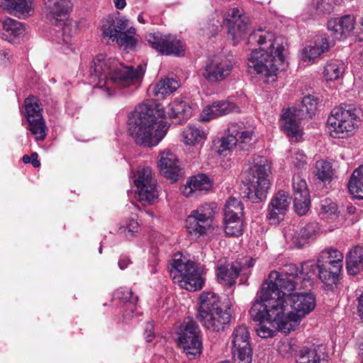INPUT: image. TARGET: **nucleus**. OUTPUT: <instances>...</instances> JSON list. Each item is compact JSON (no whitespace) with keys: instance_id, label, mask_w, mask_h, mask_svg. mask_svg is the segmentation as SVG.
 Segmentation results:
<instances>
[{"instance_id":"f257e3e1","label":"nucleus","mask_w":363,"mask_h":363,"mask_svg":"<svg viewBox=\"0 0 363 363\" xmlns=\"http://www.w3.org/2000/svg\"><path fill=\"white\" fill-rule=\"evenodd\" d=\"M248 43L260 46L253 50L248 57L250 72L264 77L267 83L275 81L278 71L284 69V38L257 30L250 35Z\"/></svg>"},{"instance_id":"f03ea898","label":"nucleus","mask_w":363,"mask_h":363,"mask_svg":"<svg viewBox=\"0 0 363 363\" xmlns=\"http://www.w3.org/2000/svg\"><path fill=\"white\" fill-rule=\"evenodd\" d=\"M164 116L165 111L159 104H139L128 116V132L137 145L156 146L169 128Z\"/></svg>"},{"instance_id":"7ed1b4c3","label":"nucleus","mask_w":363,"mask_h":363,"mask_svg":"<svg viewBox=\"0 0 363 363\" xmlns=\"http://www.w3.org/2000/svg\"><path fill=\"white\" fill-rule=\"evenodd\" d=\"M228 303L221 301L218 295L213 291H203L199 297V307L196 319L207 330H223L231 319Z\"/></svg>"},{"instance_id":"20e7f679","label":"nucleus","mask_w":363,"mask_h":363,"mask_svg":"<svg viewBox=\"0 0 363 363\" xmlns=\"http://www.w3.org/2000/svg\"><path fill=\"white\" fill-rule=\"evenodd\" d=\"M270 169L269 161L265 157H254L253 163L245 173L243 181V198H247L252 203H259L266 199L271 185L269 178Z\"/></svg>"},{"instance_id":"39448f33","label":"nucleus","mask_w":363,"mask_h":363,"mask_svg":"<svg viewBox=\"0 0 363 363\" xmlns=\"http://www.w3.org/2000/svg\"><path fill=\"white\" fill-rule=\"evenodd\" d=\"M169 272L174 283L187 291L200 290L204 285L205 271L202 266L190 260L181 252L174 255L169 264Z\"/></svg>"},{"instance_id":"423d86ee","label":"nucleus","mask_w":363,"mask_h":363,"mask_svg":"<svg viewBox=\"0 0 363 363\" xmlns=\"http://www.w3.org/2000/svg\"><path fill=\"white\" fill-rule=\"evenodd\" d=\"M145 72V65L140 64L135 68L117 60L108 79L106 87L108 89L113 88L123 90L124 93L132 92L140 86Z\"/></svg>"},{"instance_id":"0eeeda50","label":"nucleus","mask_w":363,"mask_h":363,"mask_svg":"<svg viewBox=\"0 0 363 363\" xmlns=\"http://www.w3.org/2000/svg\"><path fill=\"white\" fill-rule=\"evenodd\" d=\"M357 111L353 104H341L339 107L335 108L328 119L331 135L334 138H344L352 135L358 127Z\"/></svg>"},{"instance_id":"6e6552de","label":"nucleus","mask_w":363,"mask_h":363,"mask_svg":"<svg viewBox=\"0 0 363 363\" xmlns=\"http://www.w3.org/2000/svg\"><path fill=\"white\" fill-rule=\"evenodd\" d=\"M259 298L254 302L249 311L251 319L259 323L273 320L277 323L279 316L284 315L286 305L277 297L271 296L265 289H261Z\"/></svg>"},{"instance_id":"1a4fd4ad","label":"nucleus","mask_w":363,"mask_h":363,"mask_svg":"<svg viewBox=\"0 0 363 363\" xmlns=\"http://www.w3.org/2000/svg\"><path fill=\"white\" fill-rule=\"evenodd\" d=\"M317 99L312 95L304 96L300 108L293 107L288 108L281 115V126L283 130L292 137H296L300 133L299 123L306 115L311 118L317 108Z\"/></svg>"},{"instance_id":"9d476101","label":"nucleus","mask_w":363,"mask_h":363,"mask_svg":"<svg viewBox=\"0 0 363 363\" xmlns=\"http://www.w3.org/2000/svg\"><path fill=\"white\" fill-rule=\"evenodd\" d=\"M179 330V342L184 352L189 359H196L201 355L203 348L198 325L192 318L186 317Z\"/></svg>"},{"instance_id":"9b49d317","label":"nucleus","mask_w":363,"mask_h":363,"mask_svg":"<svg viewBox=\"0 0 363 363\" xmlns=\"http://www.w3.org/2000/svg\"><path fill=\"white\" fill-rule=\"evenodd\" d=\"M254 132L245 130L242 122L230 123L226 130V136L220 140L219 152L232 150L238 143L240 148L249 150L252 145Z\"/></svg>"},{"instance_id":"f8f14e48","label":"nucleus","mask_w":363,"mask_h":363,"mask_svg":"<svg viewBox=\"0 0 363 363\" xmlns=\"http://www.w3.org/2000/svg\"><path fill=\"white\" fill-rule=\"evenodd\" d=\"M145 38L153 49L163 55L181 57L185 54L184 43L174 35L156 32L148 33Z\"/></svg>"},{"instance_id":"ddd939ff","label":"nucleus","mask_w":363,"mask_h":363,"mask_svg":"<svg viewBox=\"0 0 363 363\" xmlns=\"http://www.w3.org/2000/svg\"><path fill=\"white\" fill-rule=\"evenodd\" d=\"M231 339V354L234 362L252 363L253 352L247 327L245 325L237 326Z\"/></svg>"},{"instance_id":"4468645a","label":"nucleus","mask_w":363,"mask_h":363,"mask_svg":"<svg viewBox=\"0 0 363 363\" xmlns=\"http://www.w3.org/2000/svg\"><path fill=\"white\" fill-rule=\"evenodd\" d=\"M289 301L294 311L284 313V318L292 325V328L294 330L301 320L315 308V298L311 294L296 293L292 294L289 297Z\"/></svg>"},{"instance_id":"2eb2a0df","label":"nucleus","mask_w":363,"mask_h":363,"mask_svg":"<svg viewBox=\"0 0 363 363\" xmlns=\"http://www.w3.org/2000/svg\"><path fill=\"white\" fill-rule=\"evenodd\" d=\"M233 62L226 57L213 56L207 59L200 74L210 84L225 80L231 73Z\"/></svg>"},{"instance_id":"dca6fc26","label":"nucleus","mask_w":363,"mask_h":363,"mask_svg":"<svg viewBox=\"0 0 363 363\" xmlns=\"http://www.w3.org/2000/svg\"><path fill=\"white\" fill-rule=\"evenodd\" d=\"M297 283V281L273 271L269 274L268 280L262 284V289H265L273 298L281 299L285 305V296L289 297L292 294Z\"/></svg>"},{"instance_id":"f3484780","label":"nucleus","mask_w":363,"mask_h":363,"mask_svg":"<svg viewBox=\"0 0 363 363\" xmlns=\"http://www.w3.org/2000/svg\"><path fill=\"white\" fill-rule=\"evenodd\" d=\"M134 184L140 202L152 203L157 199V182L152 177V169L150 167L138 170L137 178L134 180Z\"/></svg>"},{"instance_id":"a211bd4d","label":"nucleus","mask_w":363,"mask_h":363,"mask_svg":"<svg viewBox=\"0 0 363 363\" xmlns=\"http://www.w3.org/2000/svg\"><path fill=\"white\" fill-rule=\"evenodd\" d=\"M226 19L229 26L228 38L233 45H236L247 33L250 26L249 18L244 15L242 9L235 7L228 12Z\"/></svg>"},{"instance_id":"6ab92c4d","label":"nucleus","mask_w":363,"mask_h":363,"mask_svg":"<svg viewBox=\"0 0 363 363\" xmlns=\"http://www.w3.org/2000/svg\"><path fill=\"white\" fill-rule=\"evenodd\" d=\"M116 61L115 58L106 59L102 54L98 55L92 60L89 70L90 74L95 79H98L100 86H106Z\"/></svg>"},{"instance_id":"aec40b11","label":"nucleus","mask_w":363,"mask_h":363,"mask_svg":"<svg viewBox=\"0 0 363 363\" xmlns=\"http://www.w3.org/2000/svg\"><path fill=\"white\" fill-rule=\"evenodd\" d=\"M158 167L160 173L164 177L173 182L177 181L182 174L179 159L177 156L169 150H166L160 154Z\"/></svg>"},{"instance_id":"412c9836","label":"nucleus","mask_w":363,"mask_h":363,"mask_svg":"<svg viewBox=\"0 0 363 363\" xmlns=\"http://www.w3.org/2000/svg\"><path fill=\"white\" fill-rule=\"evenodd\" d=\"M138 298L134 296L133 291L125 288L116 289L113 294L112 301L115 305L123 308V315L130 318L137 308Z\"/></svg>"},{"instance_id":"4be33fe9","label":"nucleus","mask_w":363,"mask_h":363,"mask_svg":"<svg viewBox=\"0 0 363 363\" xmlns=\"http://www.w3.org/2000/svg\"><path fill=\"white\" fill-rule=\"evenodd\" d=\"M291 203V198L284 191H279L271 199L268 207L267 218L271 223L276 224L280 220V215L289 208Z\"/></svg>"},{"instance_id":"5701e85b","label":"nucleus","mask_w":363,"mask_h":363,"mask_svg":"<svg viewBox=\"0 0 363 363\" xmlns=\"http://www.w3.org/2000/svg\"><path fill=\"white\" fill-rule=\"evenodd\" d=\"M242 269L241 262L219 264L216 267V276L219 284L230 287L235 284Z\"/></svg>"},{"instance_id":"b1692460","label":"nucleus","mask_w":363,"mask_h":363,"mask_svg":"<svg viewBox=\"0 0 363 363\" xmlns=\"http://www.w3.org/2000/svg\"><path fill=\"white\" fill-rule=\"evenodd\" d=\"M238 112H240V108L235 103L221 100L213 101L209 106H206L201 116L203 121H209L214 118Z\"/></svg>"},{"instance_id":"393cba45","label":"nucleus","mask_w":363,"mask_h":363,"mask_svg":"<svg viewBox=\"0 0 363 363\" xmlns=\"http://www.w3.org/2000/svg\"><path fill=\"white\" fill-rule=\"evenodd\" d=\"M277 322L274 323L273 320H269L265 323H259L256 329L257 335L262 338H268L275 336L278 331L288 333L294 330L292 325L285 320L284 315L279 316Z\"/></svg>"},{"instance_id":"a878e982","label":"nucleus","mask_w":363,"mask_h":363,"mask_svg":"<svg viewBox=\"0 0 363 363\" xmlns=\"http://www.w3.org/2000/svg\"><path fill=\"white\" fill-rule=\"evenodd\" d=\"M328 353L323 345L302 347L296 356V363H328Z\"/></svg>"},{"instance_id":"bb28decb","label":"nucleus","mask_w":363,"mask_h":363,"mask_svg":"<svg viewBox=\"0 0 363 363\" xmlns=\"http://www.w3.org/2000/svg\"><path fill=\"white\" fill-rule=\"evenodd\" d=\"M354 17L346 15L340 18L332 19L328 23V28L337 40L346 38L354 29Z\"/></svg>"},{"instance_id":"cd10ccee","label":"nucleus","mask_w":363,"mask_h":363,"mask_svg":"<svg viewBox=\"0 0 363 363\" xmlns=\"http://www.w3.org/2000/svg\"><path fill=\"white\" fill-rule=\"evenodd\" d=\"M318 233V223H308L294 233L291 238L292 243L298 248L306 247L316 239Z\"/></svg>"},{"instance_id":"c85d7f7f","label":"nucleus","mask_w":363,"mask_h":363,"mask_svg":"<svg viewBox=\"0 0 363 363\" xmlns=\"http://www.w3.org/2000/svg\"><path fill=\"white\" fill-rule=\"evenodd\" d=\"M331 43L326 34H322L316 37L313 45L305 47L301 52V57L304 62H311L318 57L321 53L328 51Z\"/></svg>"},{"instance_id":"c756f323","label":"nucleus","mask_w":363,"mask_h":363,"mask_svg":"<svg viewBox=\"0 0 363 363\" xmlns=\"http://www.w3.org/2000/svg\"><path fill=\"white\" fill-rule=\"evenodd\" d=\"M45 5L48 17L59 22L67 18L72 8L71 0H47Z\"/></svg>"},{"instance_id":"7c9ffc66","label":"nucleus","mask_w":363,"mask_h":363,"mask_svg":"<svg viewBox=\"0 0 363 363\" xmlns=\"http://www.w3.org/2000/svg\"><path fill=\"white\" fill-rule=\"evenodd\" d=\"M345 264L347 273L356 276L363 272V247L354 246L346 255Z\"/></svg>"},{"instance_id":"2f4dec72","label":"nucleus","mask_w":363,"mask_h":363,"mask_svg":"<svg viewBox=\"0 0 363 363\" xmlns=\"http://www.w3.org/2000/svg\"><path fill=\"white\" fill-rule=\"evenodd\" d=\"M185 227L189 235L199 238L208 233L211 223L191 213L185 220Z\"/></svg>"},{"instance_id":"473e14b6","label":"nucleus","mask_w":363,"mask_h":363,"mask_svg":"<svg viewBox=\"0 0 363 363\" xmlns=\"http://www.w3.org/2000/svg\"><path fill=\"white\" fill-rule=\"evenodd\" d=\"M0 6L9 13L18 17H27L32 11L30 0H0Z\"/></svg>"},{"instance_id":"72a5a7b5","label":"nucleus","mask_w":363,"mask_h":363,"mask_svg":"<svg viewBox=\"0 0 363 363\" xmlns=\"http://www.w3.org/2000/svg\"><path fill=\"white\" fill-rule=\"evenodd\" d=\"M342 267L340 265H328L322 263L319 271V279L325 284L328 290L333 291L337 287L340 272Z\"/></svg>"},{"instance_id":"f704fd0d","label":"nucleus","mask_w":363,"mask_h":363,"mask_svg":"<svg viewBox=\"0 0 363 363\" xmlns=\"http://www.w3.org/2000/svg\"><path fill=\"white\" fill-rule=\"evenodd\" d=\"M191 114V108L185 101L175 99L169 104L168 115L170 118L175 119L176 123H181Z\"/></svg>"},{"instance_id":"c9c22d12","label":"nucleus","mask_w":363,"mask_h":363,"mask_svg":"<svg viewBox=\"0 0 363 363\" xmlns=\"http://www.w3.org/2000/svg\"><path fill=\"white\" fill-rule=\"evenodd\" d=\"M128 21L116 17L109 16L103 22L102 30L104 35L114 41L121 32L126 30Z\"/></svg>"},{"instance_id":"e433bc0d","label":"nucleus","mask_w":363,"mask_h":363,"mask_svg":"<svg viewBox=\"0 0 363 363\" xmlns=\"http://www.w3.org/2000/svg\"><path fill=\"white\" fill-rule=\"evenodd\" d=\"M211 187V181L206 175L203 174H197L191 177L187 182L184 187L183 193L186 196H191L194 192L208 191Z\"/></svg>"},{"instance_id":"4c0bfd02","label":"nucleus","mask_w":363,"mask_h":363,"mask_svg":"<svg viewBox=\"0 0 363 363\" xmlns=\"http://www.w3.org/2000/svg\"><path fill=\"white\" fill-rule=\"evenodd\" d=\"M179 86V83L177 80L172 78H166L160 80L152 88L150 87L149 90L152 89L153 95L157 97V99H162L165 96L177 90Z\"/></svg>"},{"instance_id":"58836bf2","label":"nucleus","mask_w":363,"mask_h":363,"mask_svg":"<svg viewBox=\"0 0 363 363\" xmlns=\"http://www.w3.org/2000/svg\"><path fill=\"white\" fill-rule=\"evenodd\" d=\"M3 35L5 40L11 42L24 32L23 24L11 18H6L2 21Z\"/></svg>"},{"instance_id":"ea45409f","label":"nucleus","mask_w":363,"mask_h":363,"mask_svg":"<svg viewBox=\"0 0 363 363\" xmlns=\"http://www.w3.org/2000/svg\"><path fill=\"white\" fill-rule=\"evenodd\" d=\"M348 189L354 198L363 199V164L353 172L348 183Z\"/></svg>"},{"instance_id":"a19ab883","label":"nucleus","mask_w":363,"mask_h":363,"mask_svg":"<svg viewBox=\"0 0 363 363\" xmlns=\"http://www.w3.org/2000/svg\"><path fill=\"white\" fill-rule=\"evenodd\" d=\"M345 67V64L341 60H331L324 67V77L327 81L336 80L342 76Z\"/></svg>"},{"instance_id":"79ce46f5","label":"nucleus","mask_w":363,"mask_h":363,"mask_svg":"<svg viewBox=\"0 0 363 363\" xmlns=\"http://www.w3.org/2000/svg\"><path fill=\"white\" fill-rule=\"evenodd\" d=\"M184 142L187 145H195L203 143L206 139L204 131L196 126L189 125L183 131Z\"/></svg>"},{"instance_id":"37998d69","label":"nucleus","mask_w":363,"mask_h":363,"mask_svg":"<svg viewBox=\"0 0 363 363\" xmlns=\"http://www.w3.org/2000/svg\"><path fill=\"white\" fill-rule=\"evenodd\" d=\"M320 259L322 263L328 265H340V267L343 266V254L336 248H327L321 252L320 255Z\"/></svg>"},{"instance_id":"c03bdc74","label":"nucleus","mask_w":363,"mask_h":363,"mask_svg":"<svg viewBox=\"0 0 363 363\" xmlns=\"http://www.w3.org/2000/svg\"><path fill=\"white\" fill-rule=\"evenodd\" d=\"M244 212V206L241 201L235 198L229 199L224 208L225 218H241Z\"/></svg>"},{"instance_id":"a18cd8bd","label":"nucleus","mask_w":363,"mask_h":363,"mask_svg":"<svg viewBox=\"0 0 363 363\" xmlns=\"http://www.w3.org/2000/svg\"><path fill=\"white\" fill-rule=\"evenodd\" d=\"M218 206L215 202L204 203L191 213L212 224L213 217L218 213Z\"/></svg>"},{"instance_id":"49530a36","label":"nucleus","mask_w":363,"mask_h":363,"mask_svg":"<svg viewBox=\"0 0 363 363\" xmlns=\"http://www.w3.org/2000/svg\"><path fill=\"white\" fill-rule=\"evenodd\" d=\"M28 130L37 140H43L46 137L47 127L43 118L28 120Z\"/></svg>"},{"instance_id":"de8ad7c7","label":"nucleus","mask_w":363,"mask_h":363,"mask_svg":"<svg viewBox=\"0 0 363 363\" xmlns=\"http://www.w3.org/2000/svg\"><path fill=\"white\" fill-rule=\"evenodd\" d=\"M315 176L323 182H330L333 176V169L330 162L320 160L315 163Z\"/></svg>"},{"instance_id":"09e8293b","label":"nucleus","mask_w":363,"mask_h":363,"mask_svg":"<svg viewBox=\"0 0 363 363\" xmlns=\"http://www.w3.org/2000/svg\"><path fill=\"white\" fill-rule=\"evenodd\" d=\"M225 233L228 236L238 237L242 234L243 225L241 218H225Z\"/></svg>"},{"instance_id":"8fccbe9b","label":"nucleus","mask_w":363,"mask_h":363,"mask_svg":"<svg viewBox=\"0 0 363 363\" xmlns=\"http://www.w3.org/2000/svg\"><path fill=\"white\" fill-rule=\"evenodd\" d=\"M26 116L27 120L43 118L40 113L42 108L39 100L33 96H29L25 100Z\"/></svg>"},{"instance_id":"3c124183","label":"nucleus","mask_w":363,"mask_h":363,"mask_svg":"<svg viewBox=\"0 0 363 363\" xmlns=\"http://www.w3.org/2000/svg\"><path fill=\"white\" fill-rule=\"evenodd\" d=\"M311 207L310 195L297 194L294 199V208L298 216L306 215Z\"/></svg>"},{"instance_id":"603ef678","label":"nucleus","mask_w":363,"mask_h":363,"mask_svg":"<svg viewBox=\"0 0 363 363\" xmlns=\"http://www.w3.org/2000/svg\"><path fill=\"white\" fill-rule=\"evenodd\" d=\"M320 213L326 218H332L337 214V206L330 198H325L320 200Z\"/></svg>"},{"instance_id":"864d4df0","label":"nucleus","mask_w":363,"mask_h":363,"mask_svg":"<svg viewBox=\"0 0 363 363\" xmlns=\"http://www.w3.org/2000/svg\"><path fill=\"white\" fill-rule=\"evenodd\" d=\"M322 267V261L320 258L318 259L317 262L313 261L306 262L304 265L301 266L302 274L306 272V277H301L302 279L306 280V277L308 279H310L312 276L316 275L317 274L319 275L320 269Z\"/></svg>"},{"instance_id":"5fc2aeb1","label":"nucleus","mask_w":363,"mask_h":363,"mask_svg":"<svg viewBox=\"0 0 363 363\" xmlns=\"http://www.w3.org/2000/svg\"><path fill=\"white\" fill-rule=\"evenodd\" d=\"M292 187L294 196L297 194L307 195L309 194L306 180L299 174H294L292 178Z\"/></svg>"},{"instance_id":"6e6d98bb","label":"nucleus","mask_w":363,"mask_h":363,"mask_svg":"<svg viewBox=\"0 0 363 363\" xmlns=\"http://www.w3.org/2000/svg\"><path fill=\"white\" fill-rule=\"evenodd\" d=\"M77 33L76 21H67L63 24L62 40L67 45H71L72 37Z\"/></svg>"},{"instance_id":"4d7b16f0","label":"nucleus","mask_w":363,"mask_h":363,"mask_svg":"<svg viewBox=\"0 0 363 363\" xmlns=\"http://www.w3.org/2000/svg\"><path fill=\"white\" fill-rule=\"evenodd\" d=\"M120 47H124L125 49L133 50L135 48L137 40L131 35H128L125 30L121 32L119 36L114 40Z\"/></svg>"},{"instance_id":"13d9d810","label":"nucleus","mask_w":363,"mask_h":363,"mask_svg":"<svg viewBox=\"0 0 363 363\" xmlns=\"http://www.w3.org/2000/svg\"><path fill=\"white\" fill-rule=\"evenodd\" d=\"M279 274L297 281L301 279V277H299V274L302 275V271L301 269H299L296 264L289 263L283 266Z\"/></svg>"},{"instance_id":"bf43d9fd","label":"nucleus","mask_w":363,"mask_h":363,"mask_svg":"<svg viewBox=\"0 0 363 363\" xmlns=\"http://www.w3.org/2000/svg\"><path fill=\"white\" fill-rule=\"evenodd\" d=\"M140 225L138 222L134 218H130L128 220V223L126 225V226L121 228L120 230L122 233H125V236L128 239H130L131 238L135 235V233H138Z\"/></svg>"},{"instance_id":"052dcab7","label":"nucleus","mask_w":363,"mask_h":363,"mask_svg":"<svg viewBox=\"0 0 363 363\" xmlns=\"http://www.w3.org/2000/svg\"><path fill=\"white\" fill-rule=\"evenodd\" d=\"M145 336L147 342H151L155 337L154 324L152 322L147 323L145 330Z\"/></svg>"},{"instance_id":"680f3d73","label":"nucleus","mask_w":363,"mask_h":363,"mask_svg":"<svg viewBox=\"0 0 363 363\" xmlns=\"http://www.w3.org/2000/svg\"><path fill=\"white\" fill-rule=\"evenodd\" d=\"M317 9L320 12L329 13L331 11V5L328 0H320L317 5Z\"/></svg>"},{"instance_id":"e2e57ef3","label":"nucleus","mask_w":363,"mask_h":363,"mask_svg":"<svg viewBox=\"0 0 363 363\" xmlns=\"http://www.w3.org/2000/svg\"><path fill=\"white\" fill-rule=\"evenodd\" d=\"M296 155V158L298 161L295 162L294 160L293 162L296 167H301L306 164V156L302 152L297 151Z\"/></svg>"},{"instance_id":"0e129e2a","label":"nucleus","mask_w":363,"mask_h":363,"mask_svg":"<svg viewBox=\"0 0 363 363\" xmlns=\"http://www.w3.org/2000/svg\"><path fill=\"white\" fill-rule=\"evenodd\" d=\"M131 263L130 259L125 255L121 256L118 264L121 269H125L129 264Z\"/></svg>"},{"instance_id":"69168bd1","label":"nucleus","mask_w":363,"mask_h":363,"mask_svg":"<svg viewBox=\"0 0 363 363\" xmlns=\"http://www.w3.org/2000/svg\"><path fill=\"white\" fill-rule=\"evenodd\" d=\"M11 56L10 52L8 50H3L0 51V64L6 65L9 62V57Z\"/></svg>"},{"instance_id":"338daca9","label":"nucleus","mask_w":363,"mask_h":363,"mask_svg":"<svg viewBox=\"0 0 363 363\" xmlns=\"http://www.w3.org/2000/svg\"><path fill=\"white\" fill-rule=\"evenodd\" d=\"M30 163L33 167H39L40 165V162L38 160V155L37 152H34L31 153V160Z\"/></svg>"},{"instance_id":"774afa93","label":"nucleus","mask_w":363,"mask_h":363,"mask_svg":"<svg viewBox=\"0 0 363 363\" xmlns=\"http://www.w3.org/2000/svg\"><path fill=\"white\" fill-rule=\"evenodd\" d=\"M116 8L123 9L126 5L125 0H113Z\"/></svg>"}]
</instances>
